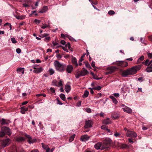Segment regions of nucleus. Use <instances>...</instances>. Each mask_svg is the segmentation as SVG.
I'll return each mask as SVG.
<instances>
[{
  "mask_svg": "<svg viewBox=\"0 0 152 152\" xmlns=\"http://www.w3.org/2000/svg\"><path fill=\"white\" fill-rule=\"evenodd\" d=\"M60 96L61 99L63 101H65V96L64 94H60Z\"/></svg>",
  "mask_w": 152,
  "mask_h": 152,
  "instance_id": "33",
  "label": "nucleus"
},
{
  "mask_svg": "<svg viewBox=\"0 0 152 152\" xmlns=\"http://www.w3.org/2000/svg\"><path fill=\"white\" fill-rule=\"evenodd\" d=\"M113 95H114V96L116 97V98H117L119 96V94L118 93H114L113 94Z\"/></svg>",
  "mask_w": 152,
  "mask_h": 152,
  "instance_id": "53",
  "label": "nucleus"
},
{
  "mask_svg": "<svg viewBox=\"0 0 152 152\" xmlns=\"http://www.w3.org/2000/svg\"><path fill=\"white\" fill-rule=\"evenodd\" d=\"M145 71L148 72H152V69L150 68L149 67H148L146 69Z\"/></svg>",
  "mask_w": 152,
  "mask_h": 152,
  "instance_id": "37",
  "label": "nucleus"
},
{
  "mask_svg": "<svg viewBox=\"0 0 152 152\" xmlns=\"http://www.w3.org/2000/svg\"><path fill=\"white\" fill-rule=\"evenodd\" d=\"M95 63L94 61H93L91 63V66L93 67H95Z\"/></svg>",
  "mask_w": 152,
  "mask_h": 152,
  "instance_id": "62",
  "label": "nucleus"
},
{
  "mask_svg": "<svg viewBox=\"0 0 152 152\" xmlns=\"http://www.w3.org/2000/svg\"><path fill=\"white\" fill-rule=\"evenodd\" d=\"M58 84L59 86H61L62 85V81L61 80H60L59 81L58 83Z\"/></svg>",
  "mask_w": 152,
  "mask_h": 152,
  "instance_id": "52",
  "label": "nucleus"
},
{
  "mask_svg": "<svg viewBox=\"0 0 152 152\" xmlns=\"http://www.w3.org/2000/svg\"><path fill=\"white\" fill-rule=\"evenodd\" d=\"M41 21L39 20L35 19L34 20V22L36 24H39L40 23Z\"/></svg>",
  "mask_w": 152,
  "mask_h": 152,
  "instance_id": "45",
  "label": "nucleus"
},
{
  "mask_svg": "<svg viewBox=\"0 0 152 152\" xmlns=\"http://www.w3.org/2000/svg\"><path fill=\"white\" fill-rule=\"evenodd\" d=\"M89 95V92L88 91H85L84 92V94L82 96L83 98H85L87 97Z\"/></svg>",
  "mask_w": 152,
  "mask_h": 152,
  "instance_id": "28",
  "label": "nucleus"
},
{
  "mask_svg": "<svg viewBox=\"0 0 152 152\" xmlns=\"http://www.w3.org/2000/svg\"><path fill=\"white\" fill-rule=\"evenodd\" d=\"M24 68H19L17 69V71L19 73H21L22 74H23L24 73V71L23 70Z\"/></svg>",
  "mask_w": 152,
  "mask_h": 152,
  "instance_id": "27",
  "label": "nucleus"
},
{
  "mask_svg": "<svg viewBox=\"0 0 152 152\" xmlns=\"http://www.w3.org/2000/svg\"><path fill=\"white\" fill-rule=\"evenodd\" d=\"M112 143V140L110 138H105L103 142V144L104 146H106L107 148L108 146Z\"/></svg>",
  "mask_w": 152,
  "mask_h": 152,
  "instance_id": "8",
  "label": "nucleus"
},
{
  "mask_svg": "<svg viewBox=\"0 0 152 152\" xmlns=\"http://www.w3.org/2000/svg\"><path fill=\"white\" fill-rule=\"evenodd\" d=\"M117 61L116 64L122 67H126L128 66V64L127 62L123 61Z\"/></svg>",
  "mask_w": 152,
  "mask_h": 152,
  "instance_id": "10",
  "label": "nucleus"
},
{
  "mask_svg": "<svg viewBox=\"0 0 152 152\" xmlns=\"http://www.w3.org/2000/svg\"><path fill=\"white\" fill-rule=\"evenodd\" d=\"M81 105V101H79L77 104V107H80Z\"/></svg>",
  "mask_w": 152,
  "mask_h": 152,
  "instance_id": "54",
  "label": "nucleus"
},
{
  "mask_svg": "<svg viewBox=\"0 0 152 152\" xmlns=\"http://www.w3.org/2000/svg\"><path fill=\"white\" fill-rule=\"evenodd\" d=\"M126 135L129 137H137V134L133 131L128 130L126 132Z\"/></svg>",
  "mask_w": 152,
  "mask_h": 152,
  "instance_id": "9",
  "label": "nucleus"
},
{
  "mask_svg": "<svg viewBox=\"0 0 152 152\" xmlns=\"http://www.w3.org/2000/svg\"><path fill=\"white\" fill-rule=\"evenodd\" d=\"M69 38L70 40H71V41H76V40H75V39H74L73 38H72V37H69Z\"/></svg>",
  "mask_w": 152,
  "mask_h": 152,
  "instance_id": "60",
  "label": "nucleus"
},
{
  "mask_svg": "<svg viewBox=\"0 0 152 152\" xmlns=\"http://www.w3.org/2000/svg\"><path fill=\"white\" fill-rule=\"evenodd\" d=\"M65 91L67 93H68L71 89L70 86L68 85L65 86Z\"/></svg>",
  "mask_w": 152,
  "mask_h": 152,
  "instance_id": "23",
  "label": "nucleus"
},
{
  "mask_svg": "<svg viewBox=\"0 0 152 152\" xmlns=\"http://www.w3.org/2000/svg\"><path fill=\"white\" fill-rule=\"evenodd\" d=\"M121 107L124 112L128 113H130L132 112V109L129 107L125 105L124 104H122L121 105Z\"/></svg>",
  "mask_w": 152,
  "mask_h": 152,
  "instance_id": "7",
  "label": "nucleus"
},
{
  "mask_svg": "<svg viewBox=\"0 0 152 152\" xmlns=\"http://www.w3.org/2000/svg\"><path fill=\"white\" fill-rule=\"evenodd\" d=\"M115 12L114 11L110 10L108 11V13L109 15H113L115 14Z\"/></svg>",
  "mask_w": 152,
  "mask_h": 152,
  "instance_id": "44",
  "label": "nucleus"
},
{
  "mask_svg": "<svg viewBox=\"0 0 152 152\" xmlns=\"http://www.w3.org/2000/svg\"><path fill=\"white\" fill-rule=\"evenodd\" d=\"M34 68L35 69L33 70V72L36 73H38L41 72L43 70V69L42 67H40L37 68L35 67H34Z\"/></svg>",
  "mask_w": 152,
  "mask_h": 152,
  "instance_id": "17",
  "label": "nucleus"
},
{
  "mask_svg": "<svg viewBox=\"0 0 152 152\" xmlns=\"http://www.w3.org/2000/svg\"><path fill=\"white\" fill-rule=\"evenodd\" d=\"M85 111L88 113H91V109L88 107L86 108L85 109Z\"/></svg>",
  "mask_w": 152,
  "mask_h": 152,
  "instance_id": "42",
  "label": "nucleus"
},
{
  "mask_svg": "<svg viewBox=\"0 0 152 152\" xmlns=\"http://www.w3.org/2000/svg\"><path fill=\"white\" fill-rule=\"evenodd\" d=\"M11 142L9 138H7L3 140L1 142V144L3 147H5L8 145Z\"/></svg>",
  "mask_w": 152,
  "mask_h": 152,
  "instance_id": "4",
  "label": "nucleus"
},
{
  "mask_svg": "<svg viewBox=\"0 0 152 152\" xmlns=\"http://www.w3.org/2000/svg\"><path fill=\"white\" fill-rule=\"evenodd\" d=\"M144 39H143V38H140V41H141V42L142 43H143L144 44L146 45L147 44L146 43H145L144 42Z\"/></svg>",
  "mask_w": 152,
  "mask_h": 152,
  "instance_id": "58",
  "label": "nucleus"
},
{
  "mask_svg": "<svg viewBox=\"0 0 152 152\" xmlns=\"http://www.w3.org/2000/svg\"><path fill=\"white\" fill-rule=\"evenodd\" d=\"M6 134L8 135H10L11 134V131L10 128L6 126H3L1 127L0 131V137L4 136Z\"/></svg>",
  "mask_w": 152,
  "mask_h": 152,
  "instance_id": "3",
  "label": "nucleus"
},
{
  "mask_svg": "<svg viewBox=\"0 0 152 152\" xmlns=\"http://www.w3.org/2000/svg\"><path fill=\"white\" fill-rule=\"evenodd\" d=\"M61 43L63 45H64L66 43V42L64 40H62L61 41Z\"/></svg>",
  "mask_w": 152,
  "mask_h": 152,
  "instance_id": "64",
  "label": "nucleus"
},
{
  "mask_svg": "<svg viewBox=\"0 0 152 152\" xmlns=\"http://www.w3.org/2000/svg\"><path fill=\"white\" fill-rule=\"evenodd\" d=\"M28 110V108H24V107H23L21 108L20 112L23 114H25V112Z\"/></svg>",
  "mask_w": 152,
  "mask_h": 152,
  "instance_id": "24",
  "label": "nucleus"
},
{
  "mask_svg": "<svg viewBox=\"0 0 152 152\" xmlns=\"http://www.w3.org/2000/svg\"><path fill=\"white\" fill-rule=\"evenodd\" d=\"M101 128L102 129H103L106 130V129L107 128V127H106V126H105L103 125L101 126Z\"/></svg>",
  "mask_w": 152,
  "mask_h": 152,
  "instance_id": "59",
  "label": "nucleus"
},
{
  "mask_svg": "<svg viewBox=\"0 0 152 152\" xmlns=\"http://www.w3.org/2000/svg\"><path fill=\"white\" fill-rule=\"evenodd\" d=\"M144 56H142L138 58L137 61V62L139 63L141 61H143L144 60Z\"/></svg>",
  "mask_w": 152,
  "mask_h": 152,
  "instance_id": "34",
  "label": "nucleus"
},
{
  "mask_svg": "<svg viewBox=\"0 0 152 152\" xmlns=\"http://www.w3.org/2000/svg\"><path fill=\"white\" fill-rule=\"evenodd\" d=\"M118 117V115L117 114H113L111 115L112 118H114V119H117Z\"/></svg>",
  "mask_w": 152,
  "mask_h": 152,
  "instance_id": "31",
  "label": "nucleus"
},
{
  "mask_svg": "<svg viewBox=\"0 0 152 152\" xmlns=\"http://www.w3.org/2000/svg\"><path fill=\"white\" fill-rule=\"evenodd\" d=\"M81 76H81L80 72H77L75 74V77L77 79L79 78V77Z\"/></svg>",
  "mask_w": 152,
  "mask_h": 152,
  "instance_id": "36",
  "label": "nucleus"
},
{
  "mask_svg": "<svg viewBox=\"0 0 152 152\" xmlns=\"http://www.w3.org/2000/svg\"><path fill=\"white\" fill-rule=\"evenodd\" d=\"M141 68L140 65L136 66L132 68L123 71L122 75L124 77H126L128 75H133L135 74Z\"/></svg>",
  "mask_w": 152,
  "mask_h": 152,
  "instance_id": "1",
  "label": "nucleus"
},
{
  "mask_svg": "<svg viewBox=\"0 0 152 152\" xmlns=\"http://www.w3.org/2000/svg\"><path fill=\"white\" fill-rule=\"evenodd\" d=\"M54 64L56 70L58 72H63L65 70L66 64L61 63L57 61L54 62Z\"/></svg>",
  "mask_w": 152,
  "mask_h": 152,
  "instance_id": "2",
  "label": "nucleus"
},
{
  "mask_svg": "<svg viewBox=\"0 0 152 152\" xmlns=\"http://www.w3.org/2000/svg\"><path fill=\"white\" fill-rule=\"evenodd\" d=\"M94 147L97 150L100 149L102 150L106 148L107 147L106 146H103V144L102 142H99L95 144Z\"/></svg>",
  "mask_w": 152,
  "mask_h": 152,
  "instance_id": "5",
  "label": "nucleus"
},
{
  "mask_svg": "<svg viewBox=\"0 0 152 152\" xmlns=\"http://www.w3.org/2000/svg\"><path fill=\"white\" fill-rule=\"evenodd\" d=\"M46 28H50L49 23H48V24H46V23L43 24L42 26L41 27V28L42 29H45Z\"/></svg>",
  "mask_w": 152,
  "mask_h": 152,
  "instance_id": "22",
  "label": "nucleus"
},
{
  "mask_svg": "<svg viewBox=\"0 0 152 152\" xmlns=\"http://www.w3.org/2000/svg\"><path fill=\"white\" fill-rule=\"evenodd\" d=\"M72 57L71 59L72 63L76 67L78 65L77 60L75 57H73V56Z\"/></svg>",
  "mask_w": 152,
  "mask_h": 152,
  "instance_id": "15",
  "label": "nucleus"
},
{
  "mask_svg": "<svg viewBox=\"0 0 152 152\" xmlns=\"http://www.w3.org/2000/svg\"><path fill=\"white\" fill-rule=\"evenodd\" d=\"M119 146L122 148H127L128 146L127 145L125 144H124L121 143L118 145Z\"/></svg>",
  "mask_w": 152,
  "mask_h": 152,
  "instance_id": "29",
  "label": "nucleus"
},
{
  "mask_svg": "<svg viewBox=\"0 0 152 152\" xmlns=\"http://www.w3.org/2000/svg\"><path fill=\"white\" fill-rule=\"evenodd\" d=\"M75 136V134L72 135L69 138V141L70 142H72L74 140Z\"/></svg>",
  "mask_w": 152,
  "mask_h": 152,
  "instance_id": "35",
  "label": "nucleus"
},
{
  "mask_svg": "<svg viewBox=\"0 0 152 152\" xmlns=\"http://www.w3.org/2000/svg\"><path fill=\"white\" fill-rule=\"evenodd\" d=\"M42 148L46 150V152H48V149L49 150V148L47 145H45L43 143H42Z\"/></svg>",
  "mask_w": 152,
  "mask_h": 152,
  "instance_id": "30",
  "label": "nucleus"
},
{
  "mask_svg": "<svg viewBox=\"0 0 152 152\" xmlns=\"http://www.w3.org/2000/svg\"><path fill=\"white\" fill-rule=\"evenodd\" d=\"M16 151L18 152H24V150L21 148L17 149Z\"/></svg>",
  "mask_w": 152,
  "mask_h": 152,
  "instance_id": "39",
  "label": "nucleus"
},
{
  "mask_svg": "<svg viewBox=\"0 0 152 152\" xmlns=\"http://www.w3.org/2000/svg\"><path fill=\"white\" fill-rule=\"evenodd\" d=\"M36 96H43V97H45L46 96V95L45 94H37Z\"/></svg>",
  "mask_w": 152,
  "mask_h": 152,
  "instance_id": "41",
  "label": "nucleus"
},
{
  "mask_svg": "<svg viewBox=\"0 0 152 152\" xmlns=\"http://www.w3.org/2000/svg\"><path fill=\"white\" fill-rule=\"evenodd\" d=\"M48 72L50 75H53L55 72L54 70L52 68L48 70Z\"/></svg>",
  "mask_w": 152,
  "mask_h": 152,
  "instance_id": "32",
  "label": "nucleus"
},
{
  "mask_svg": "<svg viewBox=\"0 0 152 152\" xmlns=\"http://www.w3.org/2000/svg\"><path fill=\"white\" fill-rule=\"evenodd\" d=\"M16 51L18 54L20 53L21 52V50L20 48H17L16 49Z\"/></svg>",
  "mask_w": 152,
  "mask_h": 152,
  "instance_id": "56",
  "label": "nucleus"
},
{
  "mask_svg": "<svg viewBox=\"0 0 152 152\" xmlns=\"http://www.w3.org/2000/svg\"><path fill=\"white\" fill-rule=\"evenodd\" d=\"M13 15L18 20H22L25 19L26 17L25 15H22L19 16L15 15L14 13H13Z\"/></svg>",
  "mask_w": 152,
  "mask_h": 152,
  "instance_id": "16",
  "label": "nucleus"
},
{
  "mask_svg": "<svg viewBox=\"0 0 152 152\" xmlns=\"http://www.w3.org/2000/svg\"><path fill=\"white\" fill-rule=\"evenodd\" d=\"M1 122V124L2 125L7 124H8V121L4 118L2 119Z\"/></svg>",
  "mask_w": 152,
  "mask_h": 152,
  "instance_id": "26",
  "label": "nucleus"
},
{
  "mask_svg": "<svg viewBox=\"0 0 152 152\" xmlns=\"http://www.w3.org/2000/svg\"><path fill=\"white\" fill-rule=\"evenodd\" d=\"M110 98L111 99L113 102L115 104H116L118 103V101L117 99L114 97L112 95L110 96Z\"/></svg>",
  "mask_w": 152,
  "mask_h": 152,
  "instance_id": "21",
  "label": "nucleus"
},
{
  "mask_svg": "<svg viewBox=\"0 0 152 152\" xmlns=\"http://www.w3.org/2000/svg\"><path fill=\"white\" fill-rule=\"evenodd\" d=\"M48 10V8L47 6H44L42 8L39 9V13H44L46 12Z\"/></svg>",
  "mask_w": 152,
  "mask_h": 152,
  "instance_id": "14",
  "label": "nucleus"
},
{
  "mask_svg": "<svg viewBox=\"0 0 152 152\" xmlns=\"http://www.w3.org/2000/svg\"><path fill=\"white\" fill-rule=\"evenodd\" d=\"M85 65H86V67H87V68H91V66L89 63H86L85 64Z\"/></svg>",
  "mask_w": 152,
  "mask_h": 152,
  "instance_id": "55",
  "label": "nucleus"
},
{
  "mask_svg": "<svg viewBox=\"0 0 152 152\" xmlns=\"http://www.w3.org/2000/svg\"><path fill=\"white\" fill-rule=\"evenodd\" d=\"M136 80L140 81V82H141L143 81L142 77H140L136 79Z\"/></svg>",
  "mask_w": 152,
  "mask_h": 152,
  "instance_id": "50",
  "label": "nucleus"
},
{
  "mask_svg": "<svg viewBox=\"0 0 152 152\" xmlns=\"http://www.w3.org/2000/svg\"><path fill=\"white\" fill-rule=\"evenodd\" d=\"M83 60V59H82V58H80L79 61V64L78 65L80 66H81L82 65V63L81 62Z\"/></svg>",
  "mask_w": 152,
  "mask_h": 152,
  "instance_id": "51",
  "label": "nucleus"
},
{
  "mask_svg": "<svg viewBox=\"0 0 152 152\" xmlns=\"http://www.w3.org/2000/svg\"><path fill=\"white\" fill-rule=\"evenodd\" d=\"M11 40L12 42L13 43L15 44L17 42V41L14 38L12 37L11 38Z\"/></svg>",
  "mask_w": 152,
  "mask_h": 152,
  "instance_id": "46",
  "label": "nucleus"
},
{
  "mask_svg": "<svg viewBox=\"0 0 152 152\" xmlns=\"http://www.w3.org/2000/svg\"><path fill=\"white\" fill-rule=\"evenodd\" d=\"M23 5L24 7H27L29 6V2L28 1L27 3H25L23 4Z\"/></svg>",
  "mask_w": 152,
  "mask_h": 152,
  "instance_id": "48",
  "label": "nucleus"
},
{
  "mask_svg": "<svg viewBox=\"0 0 152 152\" xmlns=\"http://www.w3.org/2000/svg\"><path fill=\"white\" fill-rule=\"evenodd\" d=\"M114 136L116 137H120L121 135V134L116 132L114 134Z\"/></svg>",
  "mask_w": 152,
  "mask_h": 152,
  "instance_id": "40",
  "label": "nucleus"
},
{
  "mask_svg": "<svg viewBox=\"0 0 152 152\" xmlns=\"http://www.w3.org/2000/svg\"><path fill=\"white\" fill-rule=\"evenodd\" d=\"M149 61V59H147L145 62H143L142 63L145 65L149 66V65H148V64Z\"/></svg>",
  "mask_w": 152,
  "mask_h": 152,
  "instance_id": "43",
  "label": "nucleus"
},
{
  "mask_svg": "<svg viewBox=\"0 0 152 152\" xmlns=\"http://www.w3.org/2000/svg\"><path fill=\"white\" fill-rule=\"evenodd\" d=\"M92 124L93 121L91 120L86 121L85 122V128L86 129L91 127L92 126Z\"/></svg>",
  "mask_w": 152,
  "mask_h": 152,
  "instance_id": "11",
  "label": "nucleus"
},
{
  "mask_svg": "<svg viewBox=\"0 0 152 152\" xmlns=\"http://www.w3.org/2000/svg\"><path fill=\"white\" fill-rule=\"evenodd\" d=\"M53 45L54 46L58 45L57 47H56L57 48H58L61 46V45H58V43L57 42H53Z\"/></svg>",
  "mask_w": 152,
  "mask_h": 152,
  "instance_id": "47",
  "label": "nucleus"
},
{
  "mask_svg": "<svg viewBox=\"0 0 152 152\" xmlns=\"http://www.w3.org/2000/svg\"><path fill=\"white\" fill-rule=\"evenodd\" d=\"M90 136H88L87 135H83L81 136L80 138L81 140L83 142H86L90 138Z\"/></svg>",
  "mask_w": 152,
  "mask_h": 152,
  "instance_id": "13",
  "label": "nucleus"
},
{
  "mask_svg": "<svg viewBox=\"0 0 152 152\" xmlns=\"http://www.w3.org/2000/svg\"><path fill=\"white\" fill-rule=\"evenodd\" d=\"M31 152H39V151L37 149L33 150Z\"/></svg>",
  "mask_w": 152,
  "mask_h": 152,
  "instance_id": "63",
  "label": "nucleus"
},
{
  "mask_svg": "<svg viewBox=\"0 0 152 152\" xmlns=\"http://www.w3.org/2000/svg\"><path fill=\"white\" fill-rule=\"evenodd\" d=\"M111 123V121L110 118H107L106 119H104L103 121V123L106 125H108Z\"/></svg>",
  "mask_w": 152,
  "mask_h": 152,
  "instance_id": "18",
  "label": "nucleus"
},
{
  "mask_svg": "<svg viewBox=\"0 0 152 152\" xmlns=\"http://www.w3.org/2000/svg\"><path fill=\"white\" fill-rule=\"evenodd\" d=\"M16 140L18 142H21L25 141V139L23 137H18L16 138Z\"/></svg>",
  "mask_w": 152,
  "mask_h": 152,
  "instance_id": "19",
  "label": "nucleus"
},
{
  "mask_svg": "<svg viewBox=\"0 0 152 152\" xmlns=\"http://www.w3.org/2000/svg\"><path fill=\"white\" fill-rule=\"evenodd\" d=\"M102 88V87L100 86H99L97 87H94L92 88V89L94 90H100Z\"/></svg>",
  "mask_w": 152,
  "mask_h": 152,
  "instance_id": "38",
  "label": "nucleus"
},
{
  "mask_svg": "<svg viewBox=\"0 0 152 152\" xmlns=\"http://www.w3.org/2000/svg\"><path fill=\"white\" fill-rule=\"evenodd\" d=\"M107 69L110 74L114 72V68L113 67H108L107 68Z\"/></svg>",
  "mask_w": 152,
  "mask_h": 152,
  "instance_id": "25",
  "label": "nucleus"
},
{
  "mask_svg": "<svg viewBox=\"0 0 152 152\" xmlns=\"http://www.w3.org/2000/svg\"><path fill=\"white\" fill-rule=\"evenodd\" d=\"M148 56L149 58H152V53H148Z\"/></svg>",
  "mask_w": 152,
  "mask_h": 152,
  "instance_id": "49",
  "label": "nucleus"
},
{
  "mask_svg": "<svg viewBox=\"0 0 152 152\" xmlns=\"http://www.w3.org/2000/svg\"><path fill=\"white\" fill-rule=\"evenodd\" d=\"M50 90L52 93H54L55 92V90L54 88H50Z\"/></svg>",
  "mask_w": 152,
  "mask_h": 152,
  "instance_id": "57",
  "label": "nucleus"
},
{
  "mask_svg": "<svg viewBox=\"0 0 152 152\" xmlns=\"http://www.w3.org/2000/svg\"><path fill=\"white\" fill-rule=\"evenodd\" d=\"M56 57L57 58H61V56L60 54H57Z\"/></svg>",
  "mask_w": 152,
  "mask_h": 152,
  "instance_id": "61",
  "label": "nucleus"
},
{
  "mask_svg": "<svg viewBox=\"0 0 152 152\" xmlns=\"http://www.w3.org/2000/svg\"><path fill=\"white\" fill-rule=\"evenodd\" d=\"M67 72L69 73H71L73 70V67L72 65H68L65 68Z\"/></svg>",
  "mask_w": 152,
  "mask_h": 152,
  "instance_id": "12",
  "label": "nucleus"
},
{
  "mask_svg": "<svg viewBox=\"0 0 152 152\" xmlns=\"http://www.w3.org/2000/svg\"><path fill=\"white\" fill-rule=\"evenodd\" d=\"M25 135L28 139L27 141L29 143L32 144L36 142V139L35 138L32 139V137L30 135L25 134Z\"/></svg>",
  "mask_w": 152,
  "mask_h": 152,
  "instance_id": "6",
  "label": "nucleus"
},
{
  "mask_svg": "<svg viewBox=\"0 0 152 152\" xmlns=\"http://www.w3.org/2000/svg\"><path fill=\"white\" fill-rule=\"evenodd\" d=\"M80 72L81 76H83L87 75L88 73V72L86 69H84L83 70L81 71Z\"/></svg>",
  "mask_w": 152,
  "mask_h": 152,
  "instance_id": "20",
  "label": "nucleus"
}]
</instances>
